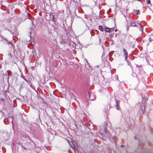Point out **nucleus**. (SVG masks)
Wrapping results in <instances>:
<instances>
[{"instance_id":"nucleus-14","label":"nucleus","mask_w":153,"mask_h":153,"mask_svg":"<svg viewBox=\"0 0 153 153\" xmlns=\"http://www.w3.org/2000/svg\"><path fill=\"white\" fill-rule=\"evenodd\" d=\"M123 145H121V147H123Z\"/></svg>"},{"instance_id":"nucleus-11","label":"nucleus","mask_w":153,"mask_h":153,"mask_svg":"<svg viewBox=\"0 0 153 153\" xmlns=\"http://www.w3.org/2000/svg\"><path fill=\"white\" fill-rule=\"evenodd\" d=\"M149 40L150 42H151L153 40L152 39V38H150L149 39Z\"/></svg>"},{"instance_id":"nucleus-12","label":"nucleus","mask_w":153,"mask_h":153,"mask_svg":"<svg viewBox=\"0 0 153 153\" xmlns=\"http://www.w3.org/2000/svg\"><path fill=\"white\" fill-rule=\"evenodd\" d=\"M140 28H141V29L142 30H143V27L142 26L140 25Z\"/></svg>"},{"instance_id":"nucleus-4","label":"nucleus","mask_w":153,"mask_h":153,"mask_svg":"<svg viewBox=\"0 0 153 153\" xmlns=\"http://www.w3.org/2000/svg\"><path fill=\"white\" fill-rule=\"evenodd\" d=\"M123 51L125 55H128L127 52L125 49L123 48Z\"/></svg>"},{"instance_id":"nucleus-3","label":"nucleus","mask_w":153,"mask_h":153,"mask_svg":"<svg viewBox=\"0 0 153 153\" xmlns=\"http://www.w3.org/2000/svg\"><path fill=\"white\" fill-rule=\"evenodd\" d=\"M145 105L144 104L143 105V106H142L141 107V110L143 112V114H144V112L145 111Z\"/></svg>"},{"instance_id":"nucleus-7","label":"nucleus","mask_w":153,"mask_h":153,"mask_svg":"<svg viewBox=\"0 0 153 153\" xmlns=\"http://www.w3.org/2000/svg\"><path fill=\"white\" fill-rule=\"evenodd\" d=\"M134 13H136L137 14H139V10H134Z\"/></svg>"},{"instance_id":"nucleus-10","label":"nucleus","mask_w":153,"mask_h":153,"mask_svg":"<svg viewBox=\"0 0 153 153\" xmlns=\"http://www.w3.org/2000/svg\"><path fill=\"white\" fill-rule=\"evenodd\" d=\"M125 59H127V57H128V55H125Z\"/></svg>"},{"instance_id":"nucleus-8","label":"nucleus","mask_w":153,"mask_h":153,"mask_svg":"<svg viewBox=\"0 0 153 153\" xmlns=\"http://www.w3.org/2000/svg\"><path fill=\"white\" fill-rule=\"evenodd\" d=\"M116 103H117V105H117V109L118 110H119V109H118V103H117V100H116Z\"/></svg>"},{"instance_id":"nucleus-1","label":"nucleus","mask_w":153,"mask_h":153,"mask_svg":"<svg viewBox=\"0 0 153 153\" xmlns=\"http://www.w3.org/2000/svg\"><path fill=\"white\" fill-rule=\"evenodd\" d=\"M68 143L72 148L74 150L75 153H77V151L76 150L77 149V146L76 142H71Z\"/></svg>"},{"instance_id":"nucleus-13","label":"nucleus","mask_w":153,"mask_h":153,"mask_svg":"<svg viewBox=\"0 0 153 153\" xmlns=\"http://www.w3.org/2000/svg\"><path fill=\"white\" fill-rule=\"evenodd\" d=\"M115 31V32H116L117 31V30L116 29Z\"/></svg>"},{"instance_id":"nucleus-5","label":"nucleus","mask_w":153,"mask_h":153,"mask_svg":"<svg viewBox=\"0 0 153 153\" xmlns=\"http://www.w3.org/2000/svg\"><path fill=\"white\" fill-rule=\"evenodd\" d=\"M130 25L131 26L136 27V25L133 22H131L130 23Z\"/></svg>"},{"instance_id":"nucleus-2","label":"nucleus","mask_w":153,"mask_h":153,"mask_svg":"<svg viewBox=\"0 0 153 153\" xmlns=\"http://www.w3.org/2000/svg\"><path fill=\"white\" fill-rule=\"evenodd\" d=\"M105 30V32H110L114 30V28H109L107 27H105L104 28Z\"/></svg>"},{"instance_id":"nucleus-6","label":"nucleus","mask_w":153,"mask_h":153,"mask_svg":"<svg viewBox=\"0 0 153 153\" xmlns=\"http://www.w3.org/2000/svg\"><path fill=\"white\" fill-rule=\"evenodd\" d=\"M99 29L101 31H102L103 30V29L101 26H100L99 27Z\"/></svg>"},{"instance_id":"nucleus-9","label":"nucleus","mask_w":153,"mask_h":153,"mask_svg":"<svg viewBox=\"0 0 153 153\" xmlns=\"http://www.w3.org/2000/svg\"><path fill=\"white\" fill-rule=\"evenodd\" d=\"M147 0V1L148 2V3L149 4H151V2H150V0Z\"/></svg>"}]
</instances>
